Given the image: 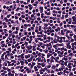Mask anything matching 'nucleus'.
<instances>
[{
	"mask_svg": "<svg viewBox=\"0 0 76 76\" xmlns=\"http://www.w3.org/2000/svg\"><path fill=\"white\" fill-rule=\"evenodd\" d=\"M6 4H12V1L11 0L8 1L6 3Z\"/></svg>",
	"mask_w": 76,
	"mask_h": 76,
	"instance_id": "obj_1",
	"label": "nucleus"
},
{
	"mask_svg": "<svg viewBox=\"0 0 76 76\" xmlns=\"http://www.w3.org/2000/svg\"><path fill=\"white\" fill-rule=\"evenodd\" d=\"M43 7H41L40 8V13H42L43 12Z\"/></svg>",
	"mask_w": 76,
	"mask_h": 76,
	"instance_id": "obj_2",
	"label": "nucleus"
},
{
	"mask_svg": "<svg viewBox=\"0 0 76 76\" xmlns=\"http://www.w3.org/2000/svg\"><path fill=\"white\" fill-rule=\"evenodd\" d=\"M18 20H17L16 21L14 22V23L13 24V25L14 26H16V25H17L18 24Z\"/></svg>",
	"mask_w": 76,
	"mask_h": 76,
	"instance_id": "obj_3",
	"label": "nucleus"
},
{
	"mask_svg": "<svg viewBox=\"0 0 76 76\" xmlns=\"http://www.w3.org/2000/svg\"><path fill=\"white\" fill-rule=\"evenodd\" d=\"M18 54H20L21 53H22V50H19L17 52Z\"/></svg>",
	"mask_w": 76,
	"mask_h": 76,
	"instance_id": "obj_4",
	"label": "nucleus"
},
{
	"mask_svg": "<svg viewBox=\"0 0 76 76\" xmlns=\"http://www.w3.org/2000/svg\"><path fill=\"white\" fill-rule=\"evenodd\" d=\"M61 35H64V31L63 30H61Z\"/></svg>",
	"mask_w": 76,
	"mask_h": 76,
	"instance_id": "obj_5",
	"label": "nucleus"
},
{
	"mask_svg": "<svg viewBox=\"0 0 76 76\" xmlns=\"http://www.w3.org/2000/svg\"><path fill=\"white\" fill-rule=\"evenodd\" d=\"M62 60H65V61H67L68 59H67V58H62Z\"/></svg>",
	"mask_w": 76,
	"mask_h": 76,
	"instance_id": "obj_6",
	"label": "nucleus"
},
{
	"mask_svg": "<svg viewBox=\"0 0 76 76\" xmlns=\"http://www.w3.org/2000/svg\"><path fill=\"white\" fill-rule=\"evenodd\" d=\"M69 76H73V72H71L69 74Z\"/></svg>",
	"mask_w": 76,
	"mask_h": 76,
	"instance_id": "obj_7",
	"label": "nucleus"
},
{
	"mask_svg": "<svg viewBox=\"0 0 76 76\" xmlns=\"http://www.w3.org/2000/svg\"><path fill=\"white\" fill-rule=\"evenodd\" d=\"M20 63H21V65H23V64H24L23 63L24 62L23 61H20Z\"/></svg>",
	"mask_w": 76,
	"mask_h": 76,
	"instance_id": "obj_8",
	"label": "nucleus"
},
{
	"mask_svg": "<svg viewBox=\"0 0 76 76\" xmlns=\"http://www.w3.org/2000/svg\"><path fill=\"white\" fill-rule=\"evenodd\" d=\"M42 27H41V26H39V31H41V28Z\"/></svg>",
	"mask_w": 76,
	"mask_h": 76,
	"instance_id": "obj_9",
	"label": "nucleus"
},
{
	"mask_svg": "<svg viewBox=\"0 0 76 76\" xmlns=\"http://www.w3.org/2000/svg\"><path fill=\"white\" fill-rule=\"evenodd\" d=\"M56 39L55 38L54 39V40H53V42L54 43H57V42L56 41Z\"/></svg>",
	"mask_w": 76,
	"mask_h": 76,
	"instance_id": "obj_10",
	"label": "nucleus"
},
{
	"mask_svg": "<svg viewBox=\"0 0 76 76\" xmlns=\"http://www.w3.org/2000/svg\"><path fill=\"white\" fill-rule=\"evenodd\" d=\"M19 9H20V8L18 7L17 9L16 10V12H18V10H19Z\"/></svg>",
	"mask_w": 76,
	"mask_h": 76,
	"instance_id": "obj_11",
	"label": "nucleus"
},
{
	"mask_svg": "<svg viewBox=\"0 0 76 76\" xmlns=\"http://www.w3.org/2000/svg\"><path fill=\"white\" fill-rule=\"evenodd\" d=\"M25 58H26V59H27L28 58H29V56L28 55H26L25 56Z\"/></svg>",
	"mask_w": 76,
	"mask_h": 76,
	"instance_id": "obj_12",
	"label": "nucleus"
},
{
	"mask_svg": "<svg viewBox=\"0 0 76 76\" xmlns=\"http://www.w3.org/2000/svg\"><path fill=\"white\" fill-rule=\"evenodd\" d=\"M51 58H52V60H55V58L53 56H52L51 57Z\"/></svg>",
	"mask_w": 76,
	"mask_h": 76,
	"instance_id": "obj_13",
	"label": "nucleus"
},
{
	"mask_svg": "<svg viewBox=\"0 0 76 76\" xmlns=\"http://www.w3.org/2000/svg\"><path fill=\"white\" fill-rule=\"evenodd\" d=\"M72 55H73V53H69V55H68V57H69V56H72Z\"/></svg>",
	"mask_w": 76,
	"mask_h": 76,
	"instance_id": "obj_14",
	"label": "nucleus"
},
{
	"mask_svg": "<svg viewBox=\"0 0 76 76\" xmlns=\"http://www.w3.org/2000/svg\"><path fill=\"white\" fill-rule=\"evenodd\" d=\"M70 44V43L68 42V44H66V46L67 47H69L70 46V45H69V44Z\"/></svg>",
	"mask_w": 76,
	"mask_h": 76,
	"instance_id": "obj_15",
	"label": "nucleus"
},
{
	"mask_svg": "<svg viewBox=\"0 0 76 76\" xmlns=\"http://www.w3.org/2000/svg\"><path fill=\"white\" fill-rule=\"evenodd\" d=\"M5 46V44H2L1 45V47L3 48V47H4Z\"/></svg>",
	"mask_w": 76,
	"mask_h": 76,
	"instance_id": "obj_16",
	"label": "nucleus"
},
{
	"mask_svg": "<svg viewBox=\"0 0 76 76\" xmlns=\"http://www.w3.org/2000/svg\"><path fill=\"white\" fill-rule=\"evenodd\" d=\"M68 62H67V61H65L64 62V64L65 66H67V63Z\"/></svg>",
	"mask_w": 76,
	"mask_h": 76,
	"instance_id": "obj_17",
	"label": "nucleus"
},
{
	"mask_svg": "<svg viewBox=\"0 0 76 76\" xmlns=\"http://www.w3.org/2000/svg\"><path fill=\"white\" fill-rule=\"evenodd\" d=\"M44 26L45 27H47L48 26V24H47L44 23Z\"/></svg>",
	"mask_w": 76,
	"mask_h": 76,
	"instance_id": "obj_18",
	"label": "nucleus"
},
{
	"mask_svg": "<svg viewBox=\"0 0 76 76\" xmlns=\"http://www.w3.org/2000/svg\"><path fill=\"white\" fill-rule=\"evenodd\" d=\"M64 50L62 51L61 53H60V54L61 55H63V53H64Z\"/></svg>",
	"mask_w": 76,
	"mask_h": 76,
	"instance_id": "obj_19",
	"label": "nucleus"
},
{
	"mask_svg": "<svg viewBox=\"0 0 76 76\" xmlns=\"http://www.w3.org/2000/svg\"><path fill=\"white\" fill-rule=\"evenodd\" d=\"M64 18V15H62V18H61V19H63Z\"/></svg>",
	"mask_w": 76,
	"mask_h": 76,
	"instance_id": "obj_20",
	"label": "nucleus"
},
{
	"mask_svg": "<svg viewBox=\"0 0 76 76\" xmlns=\"http://www.w3.org/2000/svg\"><path fill=\"white\" fill-rule=\"evenodd\" d=\"M31 71H32V70L31 69H29V70H28V71H27V73H30V72H31Z\"/></svg>",
	"mask_w": 76,
	"mask_h": 76,
	"instance_id": "obj_21",
	"label": "nucleus"
},
{
	"mask_svg": "<svg viewBox=\"0 0 76 76\" xmlns=\"http://www.w3.org/2000/svg\"><path fill=\"white\" fill-rule=\"evenodd\" d=\"M26 48H28V50H31V49L30 48H29V46H28L26 47Z\"/></svg>",
	"mask_w": 76,
	"mask_h": 76,
	"instance_id": "obj_22",
	"label": "nucleus"
},
{
	"mask_svg": "<svg viewBox=\"0 0 76 76\" xmlns=\"http://www.w3.org/2000/svg\"><path fill=\"white\" fill-rule=\"evenodd\" d=\"M2 68L4 70H6V68L5 66H3Z\"/></svg>",
	"mask_w": 76,
	"mask_h": 76,
	"instance_id": "obj_23",
	"label": "nucleus"
},
{
	"mask_svg": "<svg viewBox=\"0 0 76 76\" xmlns=\"http://www.w3.org/2000/svg\"><path fill=\"white\" fill-rule=\"evenodd\" d=\"M51 67L52 69H55L56 66H52Z\"/></svg>",
	"mask_w": 76,
	"mask_h": 76,
	"instance_id": "obj_24",
	"label": "nucleus"
},
{
	"mask_svg": "<svg viewBox=\"0 0 76 76\" xmlns=\"http://www.w3.org/2000/svg\"><path fill=\"white\" fill-rule=\"evenodd\" d=\"M60 64H61V65H62V66H61V67H63V66H64V63H61Z\"/></svg>",
	"mask_w": 76,
	"mask_h": 76,
	"instance_id": "obj_25",
	"label": "nucleus"
},
{
	"mask_svg": "<svg viewBox=\"0 0 76 76\" xmlns=\"http://www.w3.org/2000/svg\"><path fill=\"white\" fill-rule=\"evenodd\" d=\"M66 70H64V74H65L66 73Z\"/></svg>",
	"mask_w": 76,
	"mask_h": 76,
	"instance_id": "obj_26",
	"label": "nucleus"
},
{
	"mask_svg": "<svg viewBox=\"0 0 76 76\" xmlns=\"http://www.w3.org/2000/svg\"><path fill=\"white\" fill-rule=\"evenodd\" d=\"M12 49L10 48H9L8 49V50L10 51V52H11V50Z\"/></svg>",
	"mask_w": 76,
	"mask_h": 76,
	"instance_id": "obj_27",
	"label": "nucleus"
},
{
	"mask_svg": "<svg viewBox=\"0 0 76 76\" xmlns=\"http://www.w3.org/2000/svg\"><path fill=\"white\" fill-rule=\"evenodd\" d=\"M41 58H39L38 60V62H40V61H41Z\"/></svg>",
	"mask_w": 76,
	"mask_h": 76,
	"instance_id": "obj_28",
	"label": "nucleus"
},
{
	"mask_svg": "<svg viewBox=\"0 0 76 76\" xmlns=\"http://www.w3.org/2000/svg\"><path fill=\"white\" fill-rule=\"evenodd\" d=\"M34 1V0H31V3H32V4L33 3Z\"/></svg>",
	"mask_w": 76,
	"mask_h": 76,
	"instance_id": "obj_29",
	"label": "nucleus"
},
{
	"mask_svg": "<svg viewBox=\"0 0 76 76\" xmlns=\"http://www.w3.org/2000/svg\"><path fill=\"white\" fill-rule=\"evenodd\" d=\"M38 23V21L36 20L35 21L34 23Z\"/></svg>",
	"mask_w": 76,
	"mask_h": 76,
	"instance_id": "obj_30",
	"label": "nucleus"
},
{
	"mask_svg": "<svg viewBox=\"0 0 76 76\" xmlns=\"http://www.w3.org/2000/svg\"><path fill=\"white\" fill-rule=\"evenodd\" d=\"M24 26L25 27H26H26H28V25L26 24H24Z\"/></svg>",
	"mask_w": 76,
	"mask_h": 76,
	"instance_id": "obj_31",
	"label": "nucleus"
},
{
	"mask_svg": "<svg viewBox=\"0 0 76 76\" xmlns=\"http://www.w3.org/2000/svg\"><path fill=\"white\" fill-rule=\"evenodd\" d=\"M48 52V50H47L45 51V53H46V54H47V53Z\"/></svg>",
	"mask_w": 76,
	"mask_h": 76,
	"instance_id": "obj_32",
	"label": "nucleus"
},
{
	"mask_svg": "<svg viewBox=\"0 0 76 76\" xmlns=\"http://www.w3.org/2000/svg\"><path fill=\"white\" fill-rule=\"evenodd\" d=\"M34 58V56H32V57H31L30 58V60H31V61H32V58Z\"/></svg>",
	"mask_w": 76,
	"mask_h": 76,
	"instance_id": "obj_33",
	"label": "nucleus"
},
{
	"mask_svg": "<svg viewBox=\"0 0 76 76\" xmlns=\"http://www.w3.org/2000/svg\"><path fill=\"white\" fill-rule=\"evenodd\" d=\"M37 37H43V36H41L40 35H37Z\"/></svg>",
	"mask_w": 76,
	"mask_h": 76,
	"instance_id": "obj_34",
	"label": "nucleus"
},
{
	"mask_svg": "<svg viewBox=\"0 0 76 76\" xmlns=\"http://www.w3.org/2000/svg\"><path fill=\"white\" fill-rule=\"evenodd\" d=\"M47 67L48 69H50V67H51V65H48L47 66Z\"/></svg>",
	"mask_w": 76,
	"mask_h": 76,
	"instance_id": "obj_35",
	"label": "nucleus"
},
{
	"mask_svg": "<svg viewBox=\"0 0 76 76\" xmlns=\"http://www.w3.org/2000/svg\"><path fill=\"white\" fill-rule=\"evenodd\" d=\"M51 73H54V71L53 70H51L50 72Z\"/></svg>",
	"mask_w": 76,
	"mask_h": 76,
	"instance_id": "obj_36",
	"label": "nucleus"
},
{
	"mask_svg": "<svg viewBox=\"0 0 76 76\" xmlns=\"http://www.w3.org/2000/svg\"><path fill=\"white\" fill-rule=\"evenodd\" d=\"M60 3L61 4H63V0H61L60 1Z\"/></svg>",
	"mask_w": 76,
	"mask_h": 76,
	"instance_id": "obj_37",
	"label": "nucleus"
},
{
	"mask_svg": "<svg viewBox=\"0 0 76 76\" xmlns=\"http://www.w3.org/2000/svg\"><path fill=\"white\" fill-rule=\"evenodd\" d=\"M22 22L23 23H25V22L26 21H25V20H22Z\"/></svg>",
	"mask_w": 76,
	"mask_h": 76,
	"instance_id": "obj_38",
	"label": "nucleus"
},
{
	"mask_svg": "<svg viewBox=\"0 0 76 76\" xmlns=\"http://www.w3.org/2000/svg\"><path fill=\"white\" fill-rule=\"evenodd\" d=\"M21 17L22 18H25V16L23 15L21 16Z\"/></svg>",
	"mask_w": 76,
	"mask_h": 76,
	"instance_id": "obj_39",
	"label": "nucleus"
},
{
	"mask_svg": "<svg viewBox=\"0 0 76 76\" xmlns=\"http://www.w3.org/2000/svg\"><path fill=\"white\" fill-rule=\"evenodd\" d=\"M58 13H59V14H60L61 13V11H59L58 12Z\"/></svg>",
	"mask_w": 76,
	"mask_h": 76,
	"instance_id": "obj_40",
	"label": "nucleus"
},
{
	"mask_svg": "<svg viewBox=\"0 0 76 76\" xmlns=\"http://www.w3.org/2000/svg\"><path fill=\"white\" fill-rule=\"evenodd\" d=\"M4 66H7V64L6 62H4Z\"/></svg>",
	"mask_w": 76,
	"mask_h": 76,
	"instance_id": "obj_41",
	"label": "nucleus"
},
{
	"mask_svg": "<svg viewBox=\"0 0 76 76\" xmlns=\"http://www.w3.org/2000/svg\"><path fill=\"white\" fill-rule=\"evenodd\" d=\"M66 37H67L68 39H70V37H69V36L67 35V36H66Z\"/></svg>",
	"mask_w": 76,
	"mask_h": 76,
	"instance_id": "obj_42",
	"label": "nucleus"
},
{
	"mask_svg": "<svg viewBox=\"0 0 76 76\" xmlns=\"http://www.w3.org/2000/svg\"><path fill=\"white\" fill-rule=\"evenodd\" d=\"M47 62H49L50 61V59H47Z\"/></svg>",
	"mask_w": 76,
	"mask_h": 76,
	"instance_id": "obj_43",
	"label": "nucleus"
},
{
	"mask_svg": "<svg viewBox=\"0 0 76 76\" xmlns=\"http://www.w3.org/2000/svg\"><path fill=\"white\" fill-rule=\"evenodd\" d=\"M64 58H65V57H66V58H67L68 57H68V55L67 56H65V55H64Z\"/></svg>",
	"mask_w": 76,
	"mask_h": 76,
	"instance_id": "obj_44",
	"label": "nucleus"
},
{
	"mask_svg": "<svg viewBox=\"0 0 76 76\" xmlns=\"http://www.w3.org/2000/svg\"><path fill=\"white\" fill-rule=\"evenodd\" d=\"M24 44H26V45H28V43L26 42H25Z\"/></svg>",
	"mask_w": 76,
	"mask_h": 76,
	"instance_id": "obj_45",
	"label": "nucleus"
},
{
	"mask_svg": "<svg viewBox=\"0 0 76 76\" xmlns=\"http://www.w3.org/2000/svg\"><path fill=\"white\" fill-rule=\"evenodd\" d=\"M20 2V1L19 0H18L16 1L17 3H19Z\"/></svg>",
	"mask_w": 76,
	"mask_h": 76,
	"instance_id": "obj_46",
	"label": "nucleus"
},
{
	"mask_svg": "<svg viewBox=\"0 0 76 76\" xmlns=\"http://www.w3.org/2000/svg\"><path fill=\"white\" fill-rule=\"evenodd\" d=\"M37 20H41V18H37Z\"/></svg>",
	"mask_w": 76,
	"mask_h": 76,
	"instance_id": "obj_47",
	"label": "nucleus"
},
{
	"mask_svg": "<svg viewBox=\"0 0 76 76\" xmlns=\"http://www.w3.org/2000/svg\"><path fill=\"white\" fill-rule=\"evenodd\" d=\"M1 19H3L4 18V17H3V15H1Z\"/></svg>",
	"mask_w": 76,
	"mask_h": 76,
	"instance_id": "obj_48",
	"label": "nucleus"
},
{
	"mask_svg": "<svg viewBox=\"0 0 76 76\" xmlns=\"http://www.w3.org/2000/svg\"><path fill=\"white\" fill-rule=\"evenodd\" d=\"M12 34H10L9 37H12Z\"/></svg>",
	"mask_w": 76,
	"mask_h": 76,
	"instance_id": "obj_49",
	"label": "nucleus"
},
{
	"mask_svg": "<svg viewBox=\"0 0 76 76\" xmlns=\"http://www.w3.org/2000/svg\"><path fill=\"white\" fill-rule=\"evenodd\" d=\"M64 47H63L61 48V51H63V50H64Z\"/></svg>",
	"mask_w": 76,
	"mask_h": 76,
	"instance_id": "obj_50",
	"label": "nucleus"
},
{
	"mask_svg": "<svg viewBox=\"0 0 76 76\" xmlns=\"http://www.w3.org/2000/svg\"><path fill=\"white\" fill-rule=\"evenodd\" d=\"M18 17H17L16 16H15V19H18Z\"/></svg>",
	"mask_w": 76,
	"mask_h": 76,
	"instance_id": "obj_51",
	"label": "nucleus"
},
{
	"mask_svg": "<svg viewBox=\"0 0 76 76\" xmlns=\"http://www.w3.org/2000/svg\"><path fill=\"white\" fill-rule=\"evenodd\" d=\"M29 48H30L31 49L32 48V46L30 45L28 47Z\"/></svg>",
	"mask_w": 76,
	"mask_h": 76,
	"instance_id": "obj_52",
	"label": "nucleus"
},
{
	"mask_svg": "<svg viewBox=\"0 0 76 76\" xmlns=\"http://www.w3.org/2000/svg\"><path fill=\"white\" fill-rule=\"evenodd\" d=\"M76 8L75 7H73L72 8V9H73V10H76Z\"/></svg>",
	"mask_w": 76,
	"mask_h": 76,
	"instance_id": "obj_53",
	"label": "nucleus"
},
{
	"mask_svg": "<svg viewBox=\"0 0 76 76\" xmlns=\"http://www.w3.org/2000/svg\"><path fill=\"white\" fill-rule=\"evenodd\" d=\"M2 50H3V51H6V49L4 48L2 49Z\"/></svg>",
	"mask_w": 76,
	"mask_h": 76,
	"instance_id": "obj_54",
	"label": "nucleus"
},
{
	"mask_svg": "<svg viewBox=\"0 0 76 76\" xmlns=\"http://www.w3.org/2000/svg\"><path fill=\"white\" fill-rule=\"evenodd\" d=\"M47 38H48V39L50 40V39H51V37H48Z\"/></svg>",
	"mask_w": 76,
	"mask_h": 76,
	"instance_id": "obj_55",
	"label": "nucleus"
},
{
	"mask_svg": "<svg viewBox=\"0 0 76 76\" xmlns=\"http://www.w3.org/2000/svg\"><path fill=\"white\" fill-rule=\"evenodd\" d=\"M28 62H31V61L30 59H28Z\"/></svg>",
	"mask_w": 76,
	"mask_h": 76,
	"instance_id": "obj_56",
	"label": "nucleus"
},
{
	"mask_svg": "<svg viewBox=\"0 0 76 76\" xmlns=\"http://www.w3.org/2000/svg\"><path fill=\"white\" fill-rule=\"evenodd\" d=\"M64 51H67V50L66 48L64 49Z\"/></svg>",
	"mask_w": 76,
	"mask_h": 76,
	"instance_id": "obj_57",
	"label": "nucleus"
},
{
	"mask_svg": "<svg viewBox=\"0 0 76 76\" xmlns=\"http://www.w3.org/2000/svg\"><path fill=\"white\" fill-rule=\"evenodd\" d=\"M57 17L58 18H60V17H61V16L60 15H57Z\"/></svg>",
	"mask_w": 76,
	"mask_h": 76,
	"instance_id": "obj_58",
	"label": "nucleus"
},
{
	"mask_svg": "<svg viewBox=\"0 0 76 76\" xmlns=\"http://www.w3.org/2000/svg\"><path fill=\"white\" fill-rule=\"evenodd\" d=\"M69 21L72 22V19L71 18H69Z\"/></svg>",
	"mask_w": 76,
	"mask_h": 76,
	"instance_id": "obj_59",
	"label": "nucleus"
},
{
	"mask_svg": "<svg viewBox=\"0 0 76 76\" xmlns=\"http://www.w3.org/2000/svg\"><path fill=\"white\" fill-rule=\"evenodd\" d=\"M4 32H7V29H4Z\"/></svg>",
	"mask_w": 76,
	"mask_h": 76,
	"instance_id": "obj_60",
	"label": "nucleus"
},
{
	"mask_svg": "<svg viewBox=\"0 0 76 76\" xmlns=\"http://www.w3.org/2000/svg\"><path fill=\"white\" fill-rule=\"evenodd\" d=\"M20 69H23V66H21L20 67Z\"/></svg>",
	"mask_w": 76,
	"mask_h": 76,
	"instance_id": "obj_61",
	"label": "nucleus"
},
{
	"mask_svg": "<svg viewBox=\"0 0 76 76\" xmlns=\"http://www.w3.org/2000/svg\"><path fill=\"white\" fill-rule=\"evenodd\" d=\"M59 46H63V44H59Z\"/></svg>",
	"mask_w": 76,
	"mask_h": 76,
	"instance_id": "obj_62",
	"label": "nucleus"
},
{
	"mask_svg": "<svg viewBox=\"0 0 76 76\" xmlns=\"http://www.w3.org/2000/svg\"><path fill=\"white\" fill-rule=\"evenodd\" d=\"M43 42H44V43H46L47 42V40L46 41H43Z\"/></svg>",
	"mask_w": 76,
	"mask_h": 76,
	"instance_id": "obj_63",
	"label": "nucleus"
},
{
	"mask_svg": "<svg viewBox=\"0 0 76 76\" xmlns=\"http://www.w3.org/2000/svg\"><path fill=\"white\" fill-rule=\"evenodd\" d=\"M56 10H60V8H59V7H57L56 8Z\"/></svg>",
	"mask_w": 76,
	"mask_h": 76,
	"instance_id": "obj_64",
	"label": "nucleus"
}]
</instances>
